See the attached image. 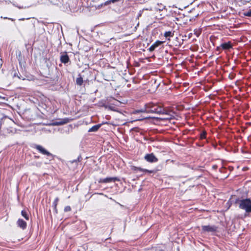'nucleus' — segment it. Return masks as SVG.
<instances>
[{
  "label": "nucleus",
  "mask_w": 251,
  "mask_h": 251,
  "mask_svg": "<svg viewBox=\"0 0 251 251\" xmlns=\"http://www.w3.org/2000/svg\"><path fill=\"white\" fill-rule=\"evenodd\" d=\"M76 82L77 85H81L83 83V79L81 77H79L76 78Z\"/></svg>",
  "instance_id": "nucleus-14"
},
{
  "label": "nucleus",
  "mask_w": 251,
  "mask_h": 251,
  "mask_svg": "<svg viewBox=\"0 0 251 251\" xmlns=\"http://www.w3.org/2000/svg\"><path fill=\"white\" fill-rule=\"evenodd\" d=\"M60 59L62 62L64 63H66L69 61V58L67 54H64L61 56Z\"/></svg>",
  "instance_id": "nucleus-8"
},
{
  "label": "nucleus",
  "mask_w": 251,
  "mask_h": 251,
  "mask_svg": "<svg viewBox=\"0 0 251 251\" xmlns=\"http://www.w3.org/2000/svg\"><path fill=\"white\" fill-rule=\"evenodd\" d=\"M206 133L205 132H203L201 134V138L204 139L205 138Z\"/></svg>",
  "instance_id": "nucleus-19"
},
{
  "label": "nucleus",
  "mask_w": 251,
  "mask_h": 251,
  "mask_svg": "<svg viewBox=\"0 0 251 251\" xmlns=\"http://www.w3.org/2000/svg\"><path fill=\"white\" fill-rule=\"evenodd\" d=\"M246 15L248 16H251V10H250V11H249L248 12V13H247Z\"/></svg>",
  "instance_id": "nucleus-23"
},
{
  "label": "nucleus",
  "mask_w": 251,
  "mask_h": 251,
  "mask_svg": "<svg viewBox=\"0 0 251 251\" xmlns=\"http://www.w3.org/2000/svg\"><path fill=\"white\" fill-rule=\"evenodd\" d=\"M153 112V110H151L150 111H149V110L148 111L146 109H145L134 111V112H133L132 114H136L138 113H145V112L150 113V112Z\"/></svg>",
  "instance_id": "nucleus-9"
},
{
  "label": "nucleus",
  "mask_w": 251,
  "mask_h": 251,
  "mask_svg": "<svg viewBox=\"0 0 251 251\" xmlns=\"http://www.w3.org/2000/svg\"><path fill=\"white\" fill-rule=\"evenodd\" d=\"M116 180H117V179L116 177H107L105 178L101 179L100 180V182L108 183V182H110L111 181H115Z\"/></svg>",
  "instance_id": "nucleus-6"
},
{
  "label": "nucleus",
  "mask_w": 251,
  "mask_h": 251,
  "mask_svg": "<svg viewBox=\"0 0 251 251\" xmlns=\"http://www.w3.org/2000/svg\"><path fill=\"white\" fill-rule=\"evenodd\" d=\"M0 99H2V100H5L6 101L8 100V99L7 98L4 97H2L1 96H0Z\"/></svg>",
  "instance_id": "nucleus-21"
},
{
  "label": "nucleus",
  "mask_w": 251,
  "mask_h": 251,
  "mask_svg": "<svg viewBox=\"0 0 251 251\" xmlns=\"http://www.w3.org/2000/svg\"><path fill=\"white\" fill-rule=\"evenodd\" d=\"M145 159L150 162H157L158 159L153 153L148 154L145 156Z\"/></svg>",
  "instance_id": "nucleus-2"
},
{
  "label": "nucleus",
  "mask_w": 251,
  "mask_h": 251,
  "mask_svg": "<svg viewBox=\"0 0 251 251\" xmlns=\"http://www.w3.org/2000/svg\"><path fill=\"white\" fill-rule=\"evenodd\" d=\"M163 42H161V41H157L156 42H155L154 45V46H155L156 48L158 46H159V45H160L161 44H162Z\"/></svg>",
  "instance_id": "nucleus-17"
},
{
  "label": "nucleus",
  "mask_w": 251,
  "mask_h": 251,
  "mask_svg": "<svg viewBox=\"0 0 251 251\" xmlns=\"http://www.w3.org/2000/svg\"><path fill=\"white\" fill-rule=\"evenodd\" d=\"M202 229L203 232H213L216 229L215 226H202Z\"/></svg>",
  "instance_id": "nucleus-4"
},
{
  "label": "nucleus",
  "mask_w": 251,
  "mask_h": 251,
  "mask_svg": "<svg viewBox=\"0 0 251 251\" xmlns=\"http://www.w3.org/2000/svg\"><path fill=\"white\" fill-rule=\"evenodd\" d=\"M69 122V120L68 118H65L61 120L60 122H54L52 124V126H60L62 125L65 124H67Z\"/></svg>",
  "instance_id": "nucleus-5"
},
{
  "label": "nucleus",
  "mask_w": 251,
  "mask_h": 251,
  "mask_svg": "<svg viewBox=\"0 0 251 251\" xmlns=\"http://www.w3.org/2000/svg\"><path fill=\"white\" fill-rule=\"evenodd\" d=\"M71 210V208L69 206H67L65 207L64 210L66 212L70 211Z\"/></svg>",
  "instance_id": "nucleus-18"
},
{
  "label": "nucleus",
  "mask_w": 251,
  "mask_h": 251,
  "mask_svg": "<svg viewBox=\"0 0 251 251\" xmlns=\"http://www.w3.org/2000/svg\"><path fill=\"white\" fill-rule=\"evenodd\" d=\"M100 126L99 125L94 126L93 127H92L91 128H90L89 129L88 131L89 132H95V131H97L99 129Z\"/></svg>",
  "instance_id": "nucleus-11"
},
{
  "label": "nucleus",
  "mask_w": 251,
  "mask_h": 251,
  "mask_svg": "<svg viewBox=\"0 0 251 251\" xmlns=\"http://www.w3.org/2000/svg\"><path fill=\"white\" fill-rule=\"evenodd\" d=\"M36 149L38 150L41 153L49 156L51 155V154L48 151L46 150L43 147L40 145H37L36 146Z\"/></svg>",
  "instance_id": "nucleus-3"
},
{
  "label": "nucleus",
  "mask_w": 251,
  "mask_h": 251,
  "mask_svg": "<svg viewBox=\"0 0 251 251\" xmlns=\"http://www.w3.org/2000/svg\"><path fill=\"white\" fill-rule=\"evenodd\" d=\"M164 36L166 37H171L173 36V34L171 31H168L165 33Z\"/></svg>",
  "instance_id": "nucleus-16"
},
{
  "label": "nucleus",
  "mask_w": 251,
  "mask_h": 251,
  "mask_svg": "<svg viewBox=\"0 0 251 251\" xmlns=\"http://www.w3.org/2000/svg\"><path fill=\"white\" fill-rule=\"evenodd\" d=\"M17 224L19 227L21 228L24 229L26 226V223L24 220L22 219H19L17 221Z\"/></svg>",
  "instance_id": "nucleus-7"
},
{
  "label": "nucleus",
  "mask_w": 251,
  "mask_h": 251,
  "mask_svg": "<svg viewBox=\"0 0 251 251\" xmlns=\"http://www.w3.org/2000/svg\"><path fill=\"white\" fill-rule=\"evenodd\" d=\"M156 48L155 46L154 45H152L150 48V51H153L155 48Z\"/></svg>",
  "instance_id": "nucleus-20"
},
{
  "label": "nucleus",
  "mask_w": 251,
  "mask_h": 251,
  "mask_svg": "<svg viewBox=\"0 0 251 251\" xmlns=\"http://www.w3.org/2000/svg\"><path fill=\"white\" fill-rule=\"evenodd\" d=\"M148 118H144V117H142L141 118V119H136L135 120H134V121H142L144 119H147Z\"/></svg>",
  "instance_id": "nucleus-22"
},
{
  "label": "nucleus",
  "mask_w": 251,
  "mask_h": 251,
  "mask_svg": "<svg viewBox=\"0 0 251 251\" xmlns=\"http://www.w3.org/2000/svg\"><path fill=\"white\" fill-rule=\"evenodd\" d=\"M134 170L135 171H142V172H148L150 173H151L153 172V171H149V170H148L146 169H142L141 168H136V167H134Z\"/></svg>",
  "instance_id": "nucleus-13"
},
{
  "label": "nucleus",
  "mask_w": 251,
  "mask_h": 251,
  "mask_svg": "<svg viewBox=\"0 0 251 251\" xmlns=\"http://www.w3.org/2000/svg\"><path fill=\"white\" fill-rule=\"evenodd\" d=\"M58 201H59V198H56L55 199V200H54V202L53 203V206H54V210H55L56 213L57 212L56 207H57Z\"/></svg>",
  "instance_id": "nucleus-12"
},
{
  "label": "nucleus",
  "mask_w": 251,
  "mask_h": 251,
  "mask_svg": "<svg viewBox=\"0 0 251 251\" xmlns=\"http://www.w3.org/2000/svg\"><path fill=\"white\" fill-rule=\"evenodd\" d=\"M146 106H147V108L151 107V104H148L146 105Z\"/></svg>",
  "instance_id": "nucleus-24"
},
{
  "label": "nucleus",
  "mask_w": 251,
  "mask_h": 251,
  "mask_svg": "<svg viewBox=\"0 0 251 251\" xmlns=\"http://www.w3.org/2000/svg\"><path fill=\"white\" fill-rule=\"evenodd\" d=\"M21 214H22V215L25 217V218L26 220H28L29 219V218H28V216L26 213V212L25 211H24L23 210L21 212Z\"/></svg>",
  "instance_id": "nucleus-15"
},
{
  "label": "nucleus",
  "mask_w": 251,
  "mask_h": 251,
  "mask_svg": "<svg viewBox=\"0 0 251 251\" xmlns=\"http://www.w3.org/2000/svg\"><path fill=\"white\" fill-rule=\"evenodd\" d=\"M119 0H111V1L113 2H116V1H119Z\"/></svg>",
  "instance_id": "nucleus-25"
},
{
  "label": "nucleus",
  "mask_w": 251,
  "mask_h": 251,
  "mask_svg": "<svg viewBox=\"0 0 251 251\" xmlns=\"http://www.w3.org/2000/svg\"><path fill=\"white\" fill-rule=\"evenodd\" d=\"M221 47L223 49L227 50L231 48V44L229 42L228 43H225L221 45Z\"/></svg>",
  "instance_id": "nucleus-10"
},
{
  "label": "nucleus",
  "mask_w": 251,
  "mask_h": 251,
  "mask_svg": "<svg viewBox=\"0 0 251 251\" xmlns=\"http://www.w3.org/2000/svg\"><path fill=\"white\" fill-rule=\"evenodd\" d=\"M239 207L247 212H251V201L250 199L241 200L239 201Z\"/></svg>",
  "instance_id": "nucleus-1"
}]
</instances>
